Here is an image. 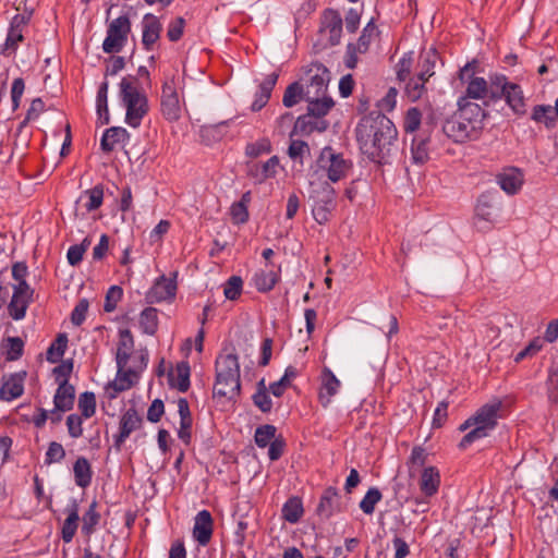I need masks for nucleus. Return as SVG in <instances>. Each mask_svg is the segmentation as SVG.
<instances>
[{
	"mask_svg": "<svg viewBox=\"0 0 558 558\" xmlns=\"http://www.w3.org/2000/svg\"><path fill=\"white\" fill-rule=\"evenodd\" d=\"M355 138L361 153L373 162H389L396 147L398 131L393 122L380 111H371L355 126Z\"/></svg>",
	"mask_w": 558,
	"mask_h": 558,
	"instance_id": "obj_1",
	"label": "nucleus"
},
{
	"mask_svg": "<svg viewBox=\"0 0 558 558\" xmlns=\"http://www.w3.org/2000/svg\"><path fill=\"white\" fill-rule=\"evenodd\" d=\"M458 109L442 124L444 133L456 143L476 141L484 129L485 110L478 104L457 101Z\"/></svg>",
	"mask_w": 558,
	"mask_h": 558,
	"instance_id": "obj_2",
	"label": "nucleus"
},
{
	"mask_svg": "<svg viewBox=\"0 0 558 558\" xmlns=\"http://www.w3.org/2000/svg\"><path fill=\"white\" fill-rule=\"evenodd\" d=\"M241 393L239 356L235 353H220L215 361L214 397L235 401Z\"/></svg>",
	"mask_w": 558,
	"mask_h": 558,
	"instance_id": "obj_3",
	"label": "nucleus"
},
{
	"mask_svg": "<svg viewBox=\"0 0 558 558\" xmlns=\"http://www.w3.org/2000/svg\"><path fill=\"white\" fill-rule=\"evenodd\" d=\"M134 82H136L135 76L123 77L119 84V96L121 104L126 110L125 123L136 129L141 125L149 107L147 96L138 90Z\"/></svg>",
	"mask_w": 558,
	"mask_h": 558,
	"instance_id": "obj_4",
	"label": "nucleus"
},
{
	"mask_svg": "<svg viewBox=\"0 0 558 558\" xmlns=\"http://www.w3.org/2000/svg\"><path fill=\"white\" fill-rule=\"evenodd\" d=\"M501 405L502 403L500 400H495L482 405L472 415V421L475 422V427L462 437L458 444V448L460 450L468 449L473 442L487 437L490 432L496 428Z\"/></svg>",
	"mask_w": 558,
	"mask_h": 558,
	"instance_id": "obj_5",
	"label": "nucleus"
},
{
	"mask_svg": "<svg viewBox=\"0 0 558 558\" xmlns=\"http://www.w3.org/2000/svg\"><path fill=\"white\" fill-rule=\"evenodd\" d=\"M476 61L468 62L463 68L459 71V78L461 82L465 83V90L462 96L458 98V101L465 104H474L471 101L475 100H484L486 106L493 104L492 101V90H493V80L494 74H490L488 81L484 77L476 76L474 73V69L476 68Z\"/></svg>",
	"mask_w": 558,
	"mask_h": 558,
	"instance_id": "obj_6",
	"label": "nucleus"
},
{
	"mask_svg": "<svg viewBox=\"0 0 558 558\" xmlns=\"http://www.w3.org/2000/svg\"><path fill=\"white\" fill-rule=\"evenodd\" d=\"M502 210V196L498 190L483 192L476 201L473 225L482 232L492 230Z\"/></svg>",
	"mask_w": 558,
	"mask_h": 558,
	"instance_id": "obj_7",
	"label": "nucleus"
},
{
	"mask_svg": "<svg viewBox=\"0 0 558 558\" xmlns=\"http://www.w3.org/2000/svg\"><path fill=\"white\" fill-rule=\"evenodd\" d=\"M502 99L514 114L523 116L526 112L522 87L517 83L510 82L505 74L494 73L492 101L496 104Z\"/></svg>",
	"mask_w": 558,
	"mask_h": 558,
	"instance_id": "obj_8",
	"label": "nucleus"
},
{
	"mask_svg": "<svg viewBox=\"0 0 558 558\" xmlns=\"http://www.w3.org/2000/svg\"><path fill=\"white\" fill-rule=\"evenodd\" d=\"M134 350V338L130 329L119 330V342L116 352V364L118 368L117 377L119 384L116 386V390L123 391L132 386L131 376H137L135 368H126V365L131 359V353Z\"/></svg>",
	"mask_w": 558,
	"mask_h": 558,
	"instance_id": "obj_9",
	"label": "nucleus"
},
{
	"mask_svg": "<svg viewBox=\"0 0 558 558\" xmlns=\"http://www.w3.org/2000/svg\"><path fill=\"white\" fill-rule=\"evenodd\" d=\"M351 168V160L345 159L342 153H337L331 146H325L316 159L315 173L323 171L330 182L336 183L345 178Z\"/></svg>",
	"mask_w": 558,
	"mask_h": 558,
	"instance_id": "obj_10",
	"label": "nucleus"
},
{
	"mask_svg": "<svg viewBox=\"0 0 558 558\" xmlns=\"http://www.w3.org/2000/svg\"><path fill=\"white\" fill-rule=\"evenodd\" d=\"M312 215L319 225H325L336 207V191L327 181L311 191Z\"/></svg>",
	"mask_w": 558,
	"mask_h": 558,
	"instance_id": "obj_11",
	"label": "nucleus"
},
{
	"mask_svg": "<svg viewBox=\"0 0 558 558\" xmlns=\"http://www.w3.org/2000/svg\"><path fill=\"white\" fill-rule=\"evenodd\" d=\"M131 21L128 14L112 20L107 27V36L102 41V50L106 53L120 52L128 41L131 33Z\"/></svg>",
	"mask_w": 558,
	"mask_h": 558,
	"instance_id": "obj_12",
	"label": "nucleus"
},
{
	"mask_svg": "<svg viewBox=\"0 0 558 558\" xmlns=\"http://www.w3.org/2000/svg\"><path fill=\"white\" fill-rule=\"evenodd\" d=\"M303 76L301 80L305 81V90L310 95L323 96L327 93L328 84L330 81V71L319 61L311 62L302 68Z\"/></svg>",
	"mask_w": 558,
	"mask_h": 558,
	"instance_id": "obj_13",
	"label": "nucleus"
},
{
	"mask_svg": "<svg viewBox=\"0 0 558 558\" xmlns=\"http://www.w3.org/2000/svg\"><path fill=\"white\" fill-rule=\"evenodd\" d=\"M143 424V417L138 414L135 408L128 409L120 417L119 433L113 435V447L120 451L122 445L130 437V435L140 429Z\"/></svg>",
	"mask_w": 558,
	"mask_h": 558,
	"instance_id": "obj_14",
	"label": "nucleus"
},
{
	"mask_svg": "<svg viewBox=\"0 0 558 558\" xmlns=\"http://www.w3.org/2000/svg\"><path fill=\"white\" fill-rule=\"evenodd\" d=\"M343 20L335 9H326L322 16L319 33L327 37L329 46L340 44L342 36Z\"/></svg>",
	"mask_w": 558,
	"mask_h": 558,
	"instance_id": "obj_15",
	"label": "nucleus"
},
{
	"mask_svg": "<svg viewBox=\"0 0 558 558\" xmlns=\"http://www.w3.org/2000/svg\"><path fill=\"white\" fill-rule=\"evenodd\" d=\"M177 272L172 278L165 275L157 278L153 287L146 293L148 303H161L165 301L173 300L177 293Z\"/></svg>",
	"mask_w": 558,
	"mask_h": 558,
	"instance_id": "obj_16",
	"label": "nucleus"
},
{
	"mask_svg": "<svg viewBox=\"0 0 558 558\" xmlns=\"http://www.w3.org/2000/svg\"><path fill=\"white\" fill-rule=\"evenodd\" d=\"M278 168L279 157L275 155L263 163L248 162L246 165V174L254 181V183L262 184L266 180L275 178L277 175Z\"/></svg>",
	"mask_w": 558,
	"mask_h": 558,
	"instance_id": "obj_17",
	"label": "nucleus"
},
{
	"mask_svg": "<svg viewBox=\"0 0 558 558\" xmlns=\"http://www.w3.org/2000/svg\"><path fill=\"white\" fill-rule=\"evenodd\" d=\"M26 372H16L2 376L0 387V399L3 401H13L20 398L24 392V380Z\"/></svg>",
	"mask_w": 558,
	"mask_h": 558,
	"instance_id": "obj_18",
	"label": "nucleus"
},
{
	"mask_svg": "<svg viewBox=\"0 0 558 558\" xmlns=\"http://www.w3.org/2000/svg\"><path fill=\"white\" fill-rule=\"evenodd\" d=\"M131 140V134L122 126H111L104 131L100 138V149L105 154L113 151L117 147H125Z\"/></svg>",
	"mask_w": 558,
	"mask_h": 558,
	"instance_id": "obj_19",
	"label": "nucleus"
},
{
	"mask_svg": "<svg viewBox=\"0 0 558 558\" xmlns=\"http://www.w3.org/2000/svg\"><path fill=\"white\" fill-rule=\"evenodd\" d=\"M329 128V122L326 119H316L314 116L306 112L298 117L294 122L293 129L290 132V137L295 135L307 136L313 132H325Z\"/></svg>",
	"mask_w": 558,
	"mask_h": 558,
	"instance_id": "obj_20",
	"label": "nucleus"
},
{
	"mask_svg": "<svg viewBox=\"0 0 558 558\" xmlns=\"http://www.w3.org/2000/svg\"><path fill=\"white\" fill-rule=\"evenodd\" d=\"M341 504H340V495L339 490L335 486L327 487L319 499L318 506L316 508V513L320 518L328 520L335 513L341 512Z\"/></svg>",
	"mask_w": 558,
	"mask_h": 558,
	"instance_id": "obj_21",
	"label": "nucleus"
},
{
	"mask_svg": "<svg viewBox=\"0 0 558 558\" xmlns=\"http://www.w3.org/2000/svg\"><path fill=\"white\" fill-rule=\"evenodd\" d=\"M162 25L158 16L146 13L142 20V45L146 51L153 50L154 45L160 38Z\"/></svg>",
	"mask_w": 558,
	"mask_h": 558,
	"instance_id": "obj_22",
	"label": "nucleus"
},
{
	"mask_svg": "<svg viewBox=\"0 0 558 558\" xmlns=\"http://www.w3.org/2000/svg\"><path fill=\"white\" fill-rule=\"evenodd\" d=\"M433 124L425 122L421 134L413 135L411 141V160L413 163L422 166L429 159V135L427 132Z\"/></svg>",
	"mask_w": 558,
	"mask_h": 558,
	"instance_id": "obj_23",
	"label": "nucleus"
},
{
	"mask_svg": "<svg viewBox=\"0 0 558 558\" xmlns=\"http://www.w3.org/2000/svg\"><path fill=\"white\" fill-rule=\"evenodd\" d=\"M340 386L341 383L333 372L325 366L322 371L320 388L318 392V400L324 408H327L331 403V399L338 393Z\"/></svg>",
	"mask_w": 558,
	"mask_h": 558,
	"instance_id": "obj_24",
	"label": "nucleus"
},
{
	"mask_svg": "<svg viewBox=\"0 0 558 558\" xmlns=\"http://www.w3.org/2000/svg\"><path fill=\"white\" fill-rule=\"evenodd\" d=\"M496 181L504 192L508 195H514L521 190L524 177L520 169L509 167L496 175Z\"/></svg>",
	"mask_w": 558,
	"mask_h": 558,
	"instance_id": "obj_25",
	"label": "nucleus"
},
{
	"mask_svg": "<svg viewBox=\"0 0 558 558\" xmlns=\"http://www.w3.org/2000/svg\"><path fill=\"white\" fill-rule=\"evenodd\" d=\"M278 72H272L265 76V78L260 82L255 93L254 101L251 105L252 111H259L267 105L271 97V93L278 82Z\"/></svg>",
	"mask_w": 558,
	"mask_h": 558,
	"instance_id": "obj_26",
	"label": "nucleus"
},
{
	"mask_svg": "<svg viewBox=\"0 0 558 558\" xmlns=\"http://www.w3.org/2000/svg\"><path fill=\"white\" fill-rule=\"evenodd\" d=\"M64 512L68 513L61 527V537L64 543H71L78 527L80 505L75 498H71Z\"/></svg>",
	"mask_w": 558,
	"mask_h": 558,
	"instance_id": "obj_27",
	"label": "nucleus"
},
{
	"mask_svg": "<svg viewBox=\"0 0 558 558\" xmlns=\"http://www.w3.org/2000/svg\"><path fill=\"white\" fill-rule=\"evenodd\" d=\"M214 521L208 510L199 511L194 521L193 537L199 545H207L213 535Z\"/></svg>",
	"mask_w": 558,
	"mask_h": 558,
	"instance_id": "obj_28",
	"label": "nucleus"
},
{
	"mask_svg": "<svg viewBox=\"0 0 558 558\" xmlns=\"http://www.w3.org/2000/svg\"><path fill=\"white\" fill-rule=\"evenodd\" d=\"M178 413L180 415V428L178 430V437L185 444L189 445L191 441V428H192V415L190 411L189 402L185 398L178 400Z\"/></svg>",
	"mask_w": 558,
	"mask_h": 558,
	"instance_id": "obj_29",
	"label": "nucleus"
},
{
	"mask_svg": "<svg viewBox=\"0 0 558 558\" xmlns=\"http://www.w3.org/2000/svg\"><path fill=\"white\" fill-rule=\"evenodd\" d=\"M75 401V388L70 383H60L53 396V405L61 411H71Z\"/></svg>",
	"mask_w": 558,
	"mask_h": 558,
	"instance_id": "obj_30",
	"label": "nucleus"
},
{
	"mask_svg": "<svg viewBox=\"0 0 558 558\" xmlns=\"http://www.w3.org/2000/svg\"><path fill=\"white\" fill-rule=\"evenodd\" d=\"M440 486V474L437 468L428 466L422 472L420 480V489L426 497L437 494Z\"/></svg>",
	"mask_w": 558,
	"mask_h": 558,
	"instance_id": "obj_31",
	"label": "nucleus"
},
{
	"mask_svg": "<svg viewBox=\"0 0 558 558\" xmlns=\"http://www.w3.org/2000/svg\"><path fill=\"white\" fill-rule=\"evenodd\" d=\"M306 102L308 104L307 112L316 119H325L335 106L333 99L327 94H323V96L312 95V98Z\"/></svg>",
	"mask_w": 558,
	"mask_h": 558,
	"instance_id": "obj_32",
	"label": "nucleus"
},
{
	"mask_svg": "<svg viewBox=\"0 0 558 558\" xmlns=\"http://www.w3.org/2000/svg\"><path fill=\"white\" fill-rule=\"evenodd\" d=\"M280 267L277 270H259L255 272L253 282L258 292H269L280 280Z\"/></svg>",
	"mask_w": 558,
	"mask_h": 558,
	"instance_id": "obj_33",
	"label": "nucleus"
},
{
	"mask_svg": "<svg viewBox=\"0 0 558 558\" xmlns=\"http://www.w3.org/2000/svg\"><path fill=\"white\" fill-rule=\"evenodd\" d=\"M312 95H310L304 85L300 81H295L287 86L283 97L282 104L286 108H292L298 105L301 100H310Z\"/></svg>",
	"mask_w": 558,
	"mask_h": 558,
	"instance_id": "obj_34",
	"label": "nucleus"
},
{
	"mask_svg": "<svg viewBox=\"0 0 558 558\" xmlns=\"http://www.w3.org/2000/svg\"><path fill=\"white\" fill-rule=\"evenodd\" d=\"M190 375L191 367L189 362H179L175 366V376L172 373L169 374V384L171 387H175L180 392H186L190 388Z\"/></svg>",
	"mask_w": 558,
	"mask_h": 558,
	"instance_id": "obj_35",
	"label": "nucleus"
},
{
	"mask_svg": "<svg viewBox=\"0 0 558 558\" xmlns=\"http://www.w3.org/2000/svg\"><path fill=\"white\" fill-rule=\"evenodd\" d=\"M75 484L81 488H86L93 480V470L89 461L85 457H78L73 465Z\"/></svg>",
	"mask_w": 558,
	"mask_h": 558,
	"instance_id": "obj_36",
	"label": "nucleus"
},
{
	"mask_svg": "<svg viewBox=\"0 0 558 558\" xmlns=\"http://www.w3.org/2000/svg\"><path fill=\"white\" fill-rule=\"evenodd\" d=\"M438 59V52L436 48H429L420 56V71L416 74L420 80L428 81L435 74V64Z\"/></svg>",
	"mask_w": 558,
	"mask_h": 558,
	"instance_id": "obj_37",
	"label": "nucleus"
},
{
	"mask_svg": "<svg viewBox=\"0 0 558 558\" xmlns=\"http://www.w3.org/2000/svg\"><path fill=\"white\" fill-rule=\"evenodd\" d=\"M298 376H299V371L294 366L289 365L288 367H286L284 373L281 376V378L269 385L270 393L276 398L282 397L284 391L289 387H291L292 380L295 379Z\"/></svg>",
	"mask_w": 558,
	"mask_h": 558,
	"instance_id": "obj_38",
	"label": "nucleus"
},
{
	"mask_svg": "<svg viewBox=\"0 0 558 558\" xmlns=\"http://www.w3.org/2000/svg\"><path fill=\"white\" fill-rule=\"evenodd\" d=\"M304 513L303 502L300 497H290L282 506L281 515L289 523H296Z\"/></svg>",
	"mask_w": 558,
	"mask_h": 558,
	"instance_id": "obj_39",
	"label": "nucleus"
},
{
	"mask_svg": "<svg viewBox=\"0 0 558 558\" xmlns=\"http://www.w3.org/2000/svg\"><path fill=\"white\" fill-rule=\"evenodd\" d=\"M140 327L146 335L154 336L158 330V311L155 307H146L140 314Z\"/></svg>",
	"mask_w": 558,
	"mask_h": 558,
	"instance_id": "obj_40",
	"label": "nucleus"
},
{
	"mask_svg": "<svg viewBox=\"0 0 558 558\" xmlns=\"http://www.w3.org/2000/svg\"><path fill=\"white\" fill-rule=\"evenodd\" d=\"M68 341L66 333H59L50 343L46 352V359L49 363H58L61 361L68 348Z\"/></svg>",
	"mask_w": 558,
	"mask_h": 558,
	"instance_id": "obj_41",
	"label": "nucleus"
},
{
	"mask_svg": "<svg viewBox=\"0 0 558 558\" xmlns=\"http://www.w3.org/2000/svg\"><path fill=\"white\" fill-rule=\"evenodd\" d=\"M100 521V514L97 512V502L94 500L82 518L81 532L83 535L89 537L96 530Z\"/></svg>",
	"mask_w": 558,
	"mask_h": 558,
	"instance_id": "obj_42",
	"label": "nucleus"
},
{
	"mask_svg": "<svg viewBox=\"0 0 558 558\" xmlns=\"http://www.w3.org/2000/svg\"><path fill=\"white\" fill-rule=\"evenodd\" d=\"M160 110L166 120L170 122L178 121L181 117L179 95L160 98Z\"/></svg>",
	"mask_w": 558,
	"mask_h": 558,
	"instance_id": "obj_43",
	"label": "nucleus"
},
{
	"mask_svg": "<svg viewBox=\"0 0 558 558\" xmlns=\"http://www.w3.org/2000/svg\"><path fill=\"white\" fill-rule=\"evenodd\" d=\"M24 40L23 31H15L13 28H8L7 37L4 43L0 46V54L4 57H10L15 54L20 43Z\"/></svg>",
	"mask_w": 558,
	"mask_h": 558,
	"instance_id": "obj_44",
	"label": "nucleus"
},
{
	"mask_svg": "<svg viewBox=\"0 0 558 558\" xmlns=\"http://www.w3.org/2000/svg\"><path fill=\"white\" fill-rule=\"evenodd\" d=\"M33 302L32 298L26 296H12L8 305V313L14 320H21L25 317L29 304Z\"/></svg>",
	"mask_w": 558,
	"mask_h": 558,
	"instance_id": "obj_45",
	"label": "nucleus"
},
{
	"mask_svg": "<svg viewBox=\"0 0 558 558\" xmlns=\"http://www.w3.org/2000/svg\"><path fill=\"white\" fill-rule=\"evenodd\" d=\"M82 198H87L85 208L88 213L98 209L104 202V185L97 184L83 192Z\"/></svg>",
	"mask_w": 558,
	"mask_h": 558,
	"instance_id": "obj_46",
	"label": "nucleus"
},
{
	"mask_svg": "<svg viewBox=\"0 0 558 558\" xmlns=\"http://www.w3.org/2000/svg\"><path fill=\"white\" fill-rule=\"evenodd\" d=\"M531 119L537 123H544L546 128L555 126L557 120L553 117L550 105H536L533 108Z\"/></svg>",
	"mask_w": 558,
	"mask_h": 558,
	"instance_id": "obj_47",
	"label": "nucleus"
},
{
	"mask_svg": "<svg viewBox=\"0 0 558 558\" xmlns=\"http://www.w3.org/2000/svg\"><path fill=\"white\" fill-rule=\"evenodd\" d=\"M381 492L377 487H371L360 501L359 507L363 513L371 515L374 513L375 507L381 500Z\"/></svg>",
	"mask_w": 558,
	"mask_h": 558,
	"instance_id": "obj_48",
	"label": "nucleus"
},
{
	"mask_svg": "<svg viewBox=\"0 0 558 558\" xmlns=\"http://www.w3.org/2000/svg\"><path fill=\"white\" fill-rule=\"evenodd\" d=\"M311 153V148L308 144L302 140H294L290 137V145L288 147V156L293 161H299L301 166H303V158L308 156Z\"/></svg>",
	"mask_w": 558,
	"mask_h": 558,
	"instance_id": "obj_49",
	"label": "nucleus"
},
{
	"mask_svg": "<svg viewBox=\"0 0 558 558\" xmlns=\"http://www.w3.org/2000/svg\"><path fill=\"white\" fill-rule=\"evenodd\" d=\"M81 415L84 418L92 417L96 412V396L92 391H84L78 397L77 403Z\"/></svg>",
	"mask_w": 558,
	"mask_h": 558,
	"instance_id": "obj_50",
	"label": "nucleus"
},
{
	"mask_svg": "<svg viewBox=\"0 0 558 558\" xmlns=\"http://www.w3.org/2000/svg\"><path fill=\"white\" fill-rule=\"evenodd\" d=\"M277 428L275 425H260L255 430V444L259 448L267 447L276 438Z\"/></svg>",
	"mask_w": 558,
	"mask_h": 558,
	"instance_id": "obj_51",
	"label": "nucleus"
},
{
	"mask_svg": "<svg viewBox=\"0 0 558 558\" xmlns=\"http://www.w3.org/2000/svg\"><path fill=\"white\" fill-rule=\"evenodd\" d=\"M24 353V341L20 337H9L5 344V360L17 361Z\"/></svg>",
	"mask_w": 558,
	"mask_h": 558,
	"instance_id": "obj_52",
	"label": "nucleus"
},
{
	"mask_svg": "<svg viewBox=\"0 0 558 558\" xmlns=\"http://www.w3.org/2000/svg\"><path fill=\"white\" fill-rule=\"evenodd\" d=\"M243 290V280L240 276H231L223 284V294L226 299L235 301L240 298Z\"/></svg>",
	"mask_w": 558,
	"mask_h": 558,
	"instance_id": "obj_53",
	"label": "nucleus"
},
{
	"mask_svg": "<svg viewBox=\"0 0 558 558\" xmlns=\"http://www.w3.org/2000/svg\"><path fill=\"white\" fill-rule=\"evenodd\" d=\"M375 33H377V26L375 25L374 19H372L363 28L362 34L355 44L360 53H365L368 50L369 44Z\"/></svg>",
	"mask_w": 558,
	"mask_h": 558,
	"instance_id": "obj_54",
	"label": "nucleus"
},
{
	"mask_svg": "<svg viewBox=\"0 0 558 558\" xmlns=\"http://www.w3.org/2000/svg\"><path fill=\"white\" fill-rule=\"evenodd\" d=\"M65 457V450L63 446L58 441H51L45 453V464L49 465L52 463L61 462Z\"/></svg>",
	"mask_w": 558,
	"mask_h": 558,
	"instance_id": "obj_55",
	"label": "nucleus"
},
{
	"mask_svg": "<svg viewBox=\"0 0 558 558\" xmlns=\"http://www.w3.org/2000/svg\"><path fill=\"white\" fill-rule=\"evenodd\" d=\"M123 296V290L119 286H111L105 298L104 311L107 313H111L117 308L118 302Z\"/></svg>",
	"mask_w": 558,
	"mask_h": 558,
	"instance_id": "obj_56",
	"label": "nucleus"
},
{
	"mask_svg": "<svg viewBox=\"0 0 558 558\" xmlns=\"http://www.w3.org/2000/svg\"><path fill=\"white\" fill-rule=\"evenodd\" d=\"M422 122V113L417 108H410L407 111L403 128L405 133H414L420 129Z\"/></svg>",
	"mask_w": 558,
	"mask_h": 558,
	"instance_id": "obj_57",
	"label": "nucleus"
},
{
	"mask_svg": "<svg viewBox=\"0 0 558 558\" xmlns=\"http://www.w3.org/2000/svg\"><path fill=\"white\" fill-rule=\"evenodd\" d=\"M270 391H255L252 396L253 404L263 413L272 410L274 402L269 396Z\"/></svg>",
	"mask_w": 558,
	"mask_h": 558,
	"instance_id": "obj_58",
	"label": "nucleus"
},
{
	"mask_svg": "<svg viewBox=\"0 0 558 558\" xmlns=\"http://www.w3.org/2000/svg\"><path fill=\"white\" fill-rule=\"evenodd\" d=\"M74 361L73 359H68L61 361V363L53 368L54 379L60 385V383H69V378L73 372Z\"/></svg>",
	"mask_w": 558,
	"mask_h": 558,
	"instance_id": "obj_59",
	"label": "nucleus"
},
{
	"mask_svg": "<svg viewBox=\"0 0 558 558\" xmlns=\"http://www.w3.org/2000/svg\"><path fill=\"white\" fill-rule=\"evenodd\" d=\"M83 420L84 417L78 414H70L66 417L68 433L71 438H80L83 435Z\"/></svg>",
	"mask_w": 558,
	"mask_h": 558,
	"instance_id": "obj_60",
	"label": "nucleus"
},
{
	"mask_svg": "<svg viewBox=\"0 0 558 558\" xmlns=\"http://www.w3.org/2000/svg\"><path fill=\"white\" fill-rule=\"evenodd\" d=\"M425 83L426 81L420 80L417 75L411 78L405 87L409 98H411L413 101L420 99L426 92Z\"/></svg>",
	"mask_w": 558,
	"mask_h": 558,
	"instance_id": "obj_61",
	"label": "nucleus"
},
{
	"mask_svg": "<svg viewBox=\"0 0 558 558\" xmlns=\"http://www.w3.org/2000/svg\"><path fill=\"white\" fill-rule=\"evenodd\" d=\"M543 348V340L535 337L523 350L518 352L514 356V362L519 363L529 356L535 355Z\"/></svg>",
	"mask_w": 558,
	"mask_h": 558,
	"instance_id": "obj_62",
	"label": "nucleus"
},
{
	"mask_svg": "<svg viewBox=\"0 0 558 558\" xmlns=\"http://www.w3.org/2000/svg\"><path fill=\"white\" fill-rule=\"evenodd\" d=\"M547 399L558 405V371L550 372L546 380Z\"/></svg>",
	"mask_w": 558,
	"mask_h": 558,
	"instance_id": "obj_63",
	"label": "nucleus"
},
{
	"mask_svg": "<svg viewBox=\"0 0 558 558\" xmlns=\"http://www.w3.org/2000/svg\"><path fill=\"white\" fill-rule=\"evenodd\" d=\"M184 26H185V20L183 17L178 16L174 20H172L169 23L168 29H167L168 39L173 43L180 40L183 35Z\"/></svg>",
	"mask_w": 558,
	"mask_h": 558,
	"instance_id": "obj_64",
	"label": "nucleus"
}]
</instances>
